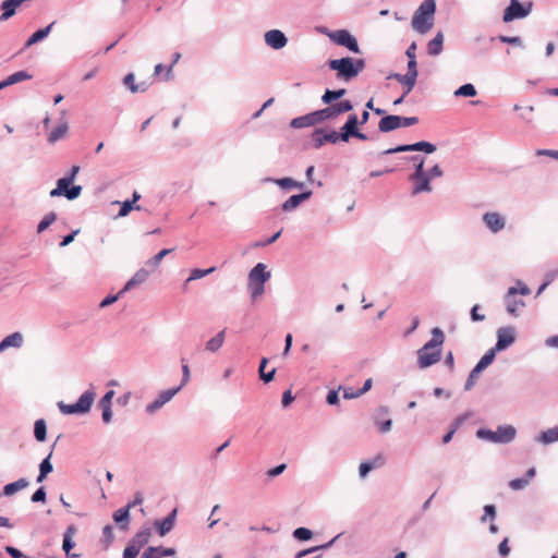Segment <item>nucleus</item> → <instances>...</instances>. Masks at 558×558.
Wrapping results in <instances>:
<instances>
[{"instance_id": "1", "label": "nucleus", "mask_w": 558, "mask_h": 558, "mask_svg": "<svg viewBox=\"0 0 558 558\" xmlns=\"http://www.w3.org/2000/svg\"><path fill=\"white\" fill-rule=\"evenodd\" d=\"M444 341L442 330L434 328L432 339L417 351V363L421 368L429 367L440 360Z\"/></svg>"}, {"instance_id": "2", "label": "nucleus", "mask_w": 558, "mask_h": 558, "mask_svg": "<svg viewBox=\"0 0 558 558\" xmlns=\"http://www.w3.org/2000/svg\"><path fill=\"white\" fill-rule=\"evenodd\" d=\"M435 11V0H424L413 15V29L420 34H426L429 32L434 25Z\"/></svg>"}, {"instance_id": "3", "label": "nucleus", "mask_w": 558, "mask_h": 558, "mask_svg": "<svg viewBox=\"0 0 558 558\" xmlns=\"http://www.w3.org/2000/svg\"><path fill=\"white\" fill-rule=\"evenodd\" d=\"M329 68L337 72V77L344 81L359 75L365 68V61L363 59L342 58L329 61Z\"/></svg>"}, {"instance_id": "4", "label": "nucleus", "mask_w": 558, "mask_h": 558, "mask_svg": "<svg viewBox=\"0 0 558 558\" xmlns=\"http://www.w3.org/2000/svg\"><path fill=\"white\" fill-rule=\"evenodd\" d=\"M478 438L486 439L492 442L507 444L515 436V429L511 425L499 426L497 430L481 428L476 433Z\"/></svg>"}, {"instance_id": "5", "label": "nucleus", "mask_w": 558, "mask_h": 558, "mask_svg": "<svg viewBox=\"0 0 558 558\" xmlns=\"http://www.w3.org/2000/svg\"><path fill=\"white\" fill-rule=\"evenodd\" d=\"M151 537L149 527L141 529L129 542L123 550V558H136L141 549L147 545Z\"/></svg>"}, {"instance_id": "6", "label": "nucleus", "mask_w": 558, "mask_h": 558, "mask_svg": "<svg viewBox=\"0 0 558 558\" xmlns=\"http://www.w3.org/2000/svg\"><path fill=\"white\" fill-rule=\"evenodd\" d=\"M95 393L92 391H85L76 403L65 404L63 402H59V410L63 414H83L89 411L93 402H94Z\"/></svg>"}, {"instance_id": "7", "label": "nucleus", "mask_w": 558, "mask_h": 558, "mask_svg": "<svg viewBox=\"0 0 558 558\" xmlns=\"http://www.w3.org/2000/svg\"><path fill=\"white\" fill-rule=\"evenodd\" d=\"M530 289L522 282H518V287L509 288L506 295L507 311L513 316H518L519 311L524 306V302L517 299L518 294L527 295Z\"/></svg>"}, {"instance_id": "8", "label": "nucleus", "mask_w": 558, "mask_h": 558, "mask_svg": "<svg viewBox=\"0 0 558 558\" xmlns=\"http://www.w3.org/2000/svg\"><path fill=\"white\" fill-rule=\"evenodd\" d=\"M270 274L266 271V266L258 263L248 275V283L253 295L256 296L264 291V283L269 279Z\"/></svg>"}, {"instance_id": "9", "label": "nucleus", "mask_w": 558, "mask_h": 558, "mask_svg": "<svg viewBox=\"0 0 558 558\" xmlns=\"http://www.w3.org/2000/svg\"><path fill=\"white\" fill-rule=\"evenodd\" d=\"M71 179L61 178L57 181V187L50 191L51 197L64 195L68 199H75L80 196L82 187L80 185L69 187Z\"/></svg>"}, {"instance_id": "10", "label": "nucleus", "mask_w": 558, "mask_h": 558, "mask_svg": "<svg viewBox=\"0 0 558 558\" xmlns=\"http://www.w3.org/2000/svg\"><path fill=\"white\" fill-rule=\"evenodd\" d=\"M330 38L337 45L344 46L352 52H360L356 39L348 31H337L330 35Z\"/></svg>"}, {"instance_id": "11", "label": "nucleus", "mask_w": 558, "mask_h": 558, "mask_svg": "<svg viewBox=\"0 0 558 558\" xmlns=\"http://www.w3.org/2000/svg\"><path fill=\"white\" fill-rule=\"evenodd\" d=\"M414 150L432 154L436 150V146L432 143L422 141V142H417L415 144L401 145L396 148H389V149L385 150L384 154L389 155V154H396V153H402V151H414Z\"/></svg>"}, {"instance_id": "12", "label": "nucleus", "mask_w": 558, "mask_h": 558, "mask_svg": "<svg viewBox=\"0 0 558 558\" xmlns=\"http://www.w3.org/2000/svg\"><path fill=\"white\" fill-rule=\"evenodd\" d=\"M338 141H341V134L336 131L316 130L313 133V142L316 148L322 147L325 143L336 144Z\"/></svg>"}, {"instance_id": "13", "label": "nucleus", "mask_w": 558, "mask_h": 558, "mask_svg": "<svg viewBox=\"0 0 558 558\" xmlns=\"http://www.w3.org/2000/svg\"><path fill=\"white\" fill-rule=\"evenodd\" d=\"M498 339L494 347L495 350L501 351L511 345L515 340L514 330L511 327L499 328L497 332Z\"/></svg>"}, {"instance_id": "14", "label": "nucleus", "mask_w": 558, "mask_h": 558, "mask_svg": "<svg viewBox=\"0 0 558 558\" xmlns=\"http://www.w3.org/2000/svg\"><path fill=\"white\" fill-rule=\"evenodd\" d=\"M527 11L522 7L519 0H511L509 7L505 10L502 20L508 23L514 19H522L527 15Z\"/></svg>"}, {"instance_id": "15", "label": "nucleus", "mask_w": 558, "mask_h": 558, "mask_svg": "<svg viewBox=\"0 0 558 558\" xmlns=\"http://www.w3.org/2000/svg\"><path fill=\"white\" fill-rule=\"evenodd\" d=\"M483 221L485 222L486 227L494 233L502 230L506 225L504 217L495 211L484 214Z\"/></svg>"}, {"instance_id": "16", "label": "nucleus", "mask_w": 558, "mask_h": 558, "mask_svg": "<svg viewBox=\"0 0 558 558\" xmlns=\"http://www.w3.org/2000/svg\"><path fill=\"white\" fill-rule=\"evenodd\" d=\"M265 41L271 48L280 49L287 45V37L281 31L271 29L265 34Z\"/></svg>"}, {"instance_id": "17", "label": "nucleus", "mask_w": 558, "mask_h": 558, "mask_svg": "<svg viewBox=\"0 0 558 558\" xmlns=\"http://www.w3.org/2000/svg\"><path fill=\"white\" fill-rule=\"evenodd\" d=\"M174 554L175 549L173 548H165L162 546H149L143 551L141 558H162L173 556Z\"/></svg>"}, {"instance_id": "18", "label": "nucleus", "mask_w": 558, "mask_h": 558, "mask_svg": "<svg viewBox=\"0 0 558 558\" xmlns=\"http://www.w3.org/2000/svg\"><path fill=\"white\" fill-rule=\"evenodd\" d=\"M175 517H177V510L174 509L163 520H161V521L157 520L154 522V525L158 529L160 536H165L167 533H169L174 527Z\"/></svg>"}, {"instance_id": "19", "label": "nucleus", "mask_w": 558, "mask_h": 558, "mask_svg": "<svg viewBox=\"0 0 558 558\" xmlns=\"http://www.w3.org/2000/svg\"><path fill=\"white\" fill-rule=\"evenodd\" d=\"M132 508V505H126L124 508H120L113 513V521L119 524V527L122 531H125L129 529L130 524V509Z\"/></svg>"}, {"instance_id": "20", "label": "nucleus", "mask_w": 558, "mask_h": 558, "mask_svg": "<svg viewBox=\"0 0 558 558\" xmlns=\"http://www.w3.org/2000/svg\"><path fill=\"white\" fill-rule=\"evenodd\" d=\"M357 123H359V120H357L356 114L349 116L348 121L341 129L342 132L340 134H341L342 142H348L349 138L356 133Z\"/></svg>"}, {"instance_id": "21", "label": "nucleus", "mask_w": 558, "mask_h": 558, "mask_svg": "<svg viewBox=\"0 0 558 558\" xmlns=\"http://www.w3.org/2000/svg\"><path fill=\"white\" fill-rule=\"evenodd\" d=\"M312 195L311 191L292 195L290 196L283 204H282V210L284 211H291L295 209L302 202L308 199Z\"/></svg>"}, {"instance_id": "22", "label": "nucleus", "mask_w": 558, "mask_h": 558, "mask_svg": "<svg viewBox=\"0 0 558 558\" xmlns=\"http://www.w3.org/2000/svg\"><path fill=\"white\" fill-rule=\"evenodd\" d=\"M410 180L414 183L412 194L416 195L422 192H430V180L427 174L421 175L420 178H410Z\"/></svg>"}, {"instance_id": "23", "label": "nucleus", "mask_w": 558, "mask_h": 558, "mask_svg": "<svg viewBox=\"0 0 558 558\" xmlns=\"http://www.w3.org/2000/svg\"><path fill=\"white\" fill-rule=\"evenodd\" d=\"M26 0H5L1 4L3 13L0 16V21H7L14 15L16 9Z\"/></svg>"}, {"instance_id": "24", "label": "nucleus", "mask_w": 558, "mask_h": 558, "mask_svg": "<svg viewBox=\"0 0 558 558\" xmlns=\"http://www.w3.org/2000/svg\"><path fill=\"white\" fill-rule=\"evenodd\" d=\"M400 121H401V117H399V116L384 117L378 123V129L385 133L390 132L392 130L400 128Z\"/></svg>"}, {"instance_id": "25", "label": "nucleus", "mask_w": 558, "mask_h": 558, "mask_svg": "<svg viewBox=\"0 0 558 558\" xmlns=\"http://www.w3.org/2000/svg\"><path fill=\"white\" fill-rule=\"evenodd\" d=\"M148 271L146 269H140L135 272V275L125 283L124 288L120 291V293H124L132 288L145 282L148 278Z\"/></svg>"}, {"instance_id": "26", "label": "nucleus", "mask_w": 558, "mask_h": 558, "mask_svg": "<svg viewBox=\"0 0 558 558\" xmlns=\"http://www.w3.org/2000/svg\"><path fill=\"white\" fill-rule=\"evenodd\" d=\"M536 471L535 468H531L527 470L524 478H514L509 482V487L513 490H521L525 488L530 481L535 476Z\"/></svg>"}, {"instance_id": "27", "label": "nucleus", "mask_w": 558, "mask_h": 558, "mask_svg": "<svg viewBox=\"0 0 558 558\" xmlns=\"http://www.w3.org/2000/svg\"><path fill=\"white\" fill-rule=\"evenodd\" d=\"M33 77L32 74H29L26 71H19L11 75H9L4 81L0 82L1 88H4L10 85H14L16 83L31 80Z\"/></svg>"}, {"instance_id": "28", "label": "nucleus", "mask_w": 558, "mask_h": 558, "mask_svg": "<svg viewBox=\"0 0 558 558\" xmlns=\"http://www.w3.org/2000/svg\"><path fill=\"white\" fill-rule=\"evenodd\" d=\"M23 343V336L20 332H13L12 335L5 337L0 342V352L4 351L10 347L20 348Z\"/></svg>"}, {"instance_id": "29", "label": "nucleus", "mask_w": 558, "mask_h": 558, "mask_svg": "<svg viewBox=\"0 0 558 558\" xmlns=\"http://www.w3.org/2000/svg\"><path fill=\"white\" fill-rule=\"evenodd\" d=\"M123 83L132 93L146 92L149 86L146 82L135 84V76L132 73L124 77Z\"/></svg>"}, {"instance_id": "30", "label": "nucleus", "mask_w": 558, "mask_h": 558, "mask_svg": "<svg viewBox=\"0 0 558 558\" xmlns=\"http://www.w3.org/2000/svg\"><path fill=\"white\" fill-rule=\"evenodd\" d=\"M315 119L316 118L314 116V112H312L306 116L293 119L291 121V126L294 129H302V128L315 125V124H317Z\"/></svg>"}, {"instance_id": "31", "label": "nucleus", "mask_w": 558, "mask_h": 558, "mask_svg": "<svg viewBox=\"0 0 558 558\" xmlns=\"http://www.w3.org/2000/svg\"><path fill=\"white\" fill-rule=\"evenodd\" d=\"M54 25V22L50 23L47 27L36 31L25 43V47H31L34 44L43 40L48 36L50 33L52 26Z\"/></svg>"}, {"instance_id": "32", "label": "nucleus", "mask_w": 558, "mask_h": 558, "mask_svg": "<svg viewBox=\"0 0 558 558\" xmlns=\"http://www.w3.org/2000/svg\"><path fill=\"white\" fill-rule=\"evenodd\" d=\"M497 350L492 348L488 350L480 360V362L475 365V373H482L488 365H490L496 355Z\"/></svg>"}, {"instance_id": "33", "label": "nucleus", "mask_w": 558, "mask_h": 558, "mask_svg": "<svg viewBox=\"0 0 558 558\" xmlns=\"http://www.w3.org/2000/svg\"><path fill=\"white\" fill-rule=\"evenodd\" d=\"M442 43H444V36L441 33H438L435 38H433L429 43H428V47H427V50H428V53L432 54V56H437L441 52L442 50Z\"/></svg>"}, {"instance_id": "34", "label": "nucleus", "mask_w": 558, "mask_h": 558, "mask_svg": "<svg viewBox=\"0 0 558 558\" xmlns=\"http://www.w3.org/2000/svg\"><path fill=\"white\" fill-rule=\"evenodd\" d=\"M27 486H28V482L25 478H20L16 482L7 484L3 487V494L7 495V496H11V495L15 494L16 492H19V490H21V489H23V488H25Z\"/></svg>"}, {"instance_id": "35", "label": "nucleus", "mask_w": 558, "mask_h": 558, "mask_svg": "<svg viewBox=\"0 0 558 558\" xmlns=\"http://www.w3.org/2000/svg\"><path fill=\"white\" fill-rule=\"evenodd\" d=\"M225 341V330L217 333L214 338L207 341L206 343V350L210 352H216L221 348Z\"/></svg>"}, {"instance_id": "36", "label": "nucleus", "mask_w": 558, "mask_h": 558, "mask_svg": "<svg viewBox=\"0 0 558 558\" xmlns=\"http://www.w3.org/2000/svg\"><path fill=\"white\" fill-rule=\"evenodd\" d=\"M68 133V124L61 123L60 125L56 126L48 135L49 143H56L60 138L64 137Z\"/></svg>"}, {"instance_id": "37", "label": "nucleus", "mask_w": 558, "mask_h": 558, "mask_svg": "<svg viewBox=\"0 0 558 558\" xmlns=\"http://www.w3.org/2000/svg\"><path fill=\"white\" fill-rule=\"evenodd\" d=\"M46 434H47V425H46L45 420H43V418L37 420L35 422V426H34L35 438L40 442L45 441Z\"/></svg>"}, {"instance_id": "38", "label": "nucleus", "mask_w": 558, "mask_h": 558, "mask_svg": "<svg viewBox=\"0 0 558 558\" xmlns=\"http://www.w3.org/2000/svg\"><path fill=\"white\" fill-rule=\"evenodd\" d=\"M392 77L405 86L404 94H409L413 89V87L415 86V83H416V78H414V77L407 78V77H410V74H408V73L404 75L393 74Z\"/></svg>"}, {"instance_id": "39", "label": "nucleus", "mask_w": 558, "mask_h": 558, "mask_svg": "<svg viewBox=\"0 0 558 558\" xmlns=\"http://www.w3.org/2000/svg\"><path fill=\"white\" fill-rule=\"evenodd\" d=\"M74 533H75L74 526H69L64 533L62 548L68 556L70 555V550L74 547V543L72 541V536Z\"/></svg>"}, {"instance_id": "40", "label": "nucleus", "mask_w": 558, "mask_h": 558, "mask_svg": "<svg viewBox=\"0 0 558 558\" xmlns=\"http://www.w3.org/2000/svg\"><path fill=\"white\" fill-rule=\"evenodd\" d=\"M316 123H320L326 120H332L336 118L331 107L324 108L322 110L314 111Z\"/></svg>"}, {"instance_id": "41", "label": "nucleus", "mask_w": 558, "mask_h": 558, "mask_svg": "<svg viewBox=\"0 0 558 558\" xmlns=\"http://www.w3.org/2000/svg\"><path fill=\"white\" fill-rule=\"evenodd\" d=\"M539 440L543 444H550L558 440V427L549 428L543 432L539 436Z\"/></svg>"}, {"instance_id": "42", "label": "nucleus", "mask_w": 558, "mask_h": 558, "mask_svg": "<svg viewBox=\"0 0 558 558\" xmlns=\"http://www.w3.org/2000/svg\"><path fill=\"white\" fill-rule=\"evenodd\" d=\"M50 457L49 456L43 460V462L39 465V475L37 477V482H41L51 471H52V464L50 463Z\"/></svg>"}, {"instance_id": "43", "label": "nucleus", "mask_w": 558, "mask_h": 558, "mask_svg": "<svg viewBox=\"0 0 558 558\" xmlns=\"http://www.w3.org/2000/svg\"><path fill=\"white\" fill-rule=\"evenodd\" d=\"M267 363H268V359L267 357H263L262 361H260L259 369H258L260 379L264 380L265 383L271 381L274 379V376H275V373H276L275 368H272L268 373H264V369H265Z\"/></svg>"}, {"instance_id": "44", "label": "nucleus", "mask_w": 558, "mask_h": 558, "mask_svg": "<svg viewBox=\"0 0 558 558\" xmlns=\"http://www.w3.org/2000/svg\"><path fill=\"white\" fill-rule=\"evenodd\" d=\"M454 95L461 97H474L476 95V89L472 84H464L454 92Z\"/></svg>"}, {"instance_id": "45", "label": "nucleus", "mask_w": 558, "mask_h": 558, "mask_svg": "<svg viewBox=\"0 0 558 558\" xmlns=\"http://www.w3.org/2000/svg\"><path fill=\"white\" fill-rule=\"evenodd\" d=\"M57 220V214L56 213H49L47 214L43 220L39 222L37 227V232L41 233L45 231L50 225H52Z\"/></svg>"}, {"instance_id": "46", "label": "nucleus", "mask_w": 558, "mask_h": 558, "mask_svg": "<svg viewBox=\"0 0 558 558\" xmlns=\"http://www.w3.org/2000/svg\"><path fill=\"white\" fill-rule=\"evenodd\" d=\"M345 93V89L329 90L327 89L323 95L322 99L325 104H330L332 100L339 99Z\"/></svg>"}, {"instance_id": "47", "label": "nucleus", "mask_w": 558, "mask_h": 558, "mask_svg": "<svg viewBox=\"0 0 558 558\" xmlns=\"http://www.w3.org/2000/svg\"><path fill=\"white\" fill-rule=\"evenodd\" d=\"M216 270L215 267H210L208 269H193L190 274V277L187 278L186 282H190L192 280L201 279Z\"/></svg>"}, {"instance_id": "48", "label": "nucleus", "mask_w": 558, "mask_h": 558, "mask_svg": "<svg viewBox=\"0 0 558 558\" xmlns=\"http://www.w3.org/2000/svg\"><path fill=\"white\" fill-rule=\"evenodd\" d=\"M276 183L282 187V189H290V187H303V183H300L291 178H282L276 180Z\"/></svg>"}, {"instance_id": "49", "label": "nucleus", "mask_w": 558, "mask_h": 558, "mask_svg": "<svg viewBox=\"0 0 558 558\" xmlns=\"http://www.w3.org/2000/svg\"><path fill=\"white\" fill-rule=\"evenodd\" d=\"M312 531L306 527H298L293 532V536L299 541H308L312 538Z\"/></svg>"}, {"instance_id": "50", "label": "nucleus", "mask_w": 558, "mask_h": 558, "mask_svg": "<svg viewBox=\"0 0 558 558\" xmlns=\"http://www.w3.org/2000/svg\"><path fill=\"white\" fill-rule=\"evenodd\" d=\"M412 160L416 162L415 165V172L410 178H420L421 175L426 174L427 172L424 171V159H420L418 157H412Z\"/></svg>"}, {"instance_id": "51", "label": "nucleus", "mask_w": 558, "mask_h": 558, "mask_svg": "<svg viewBox=\"0 0 558 558\" xmlns=\"http://www.w3.org/2000/svg\"><path fill=\"white\" fill-rule=\"evenodd\" d=\"M180 389H181V386L173 388V389L163 390L158 397L166 404L178 393V391Z\"/></svg>"}, {"instance_id": "52", "label": "nucleus", "mask_w": 558, "mask_h": 558, "mask_svg": "<svg viewBox=\"0 0 558 558\" xmlns=\"http://www.w3.org/2000/svg\"><path fill=\"white\" fill-rule=\"evenodd\" d=\"M173 250L172 248H165L161 250L158 254H156L148 263L153 265L154 267H157L162 258L170 254Z\"/></svg>"}, {"instance_id": "53", "label": "nucleus", "mask_w": 558, "mask_h": 558, "mask_svg": "<svg viewBox=\"0 0 558 558\" xmlns=\"http://www.w3.org/2000/svg\"><path fill=\"white\" fill-rule=\"evenodd\" d=\"M416 66H417L416 59L409 60V62H408V74H410L409 78L417 77Z\"/></svg>"}, {"instance_id": "54", "label": "nucleus", "mask_w": 558, "mask_h": 558, "mask_svg": "<svg viewBox=\"0 0 558 558\" xmlns=\"http://www.w3.org/2000/svg\"><path fill=\"white\" fill-rule=\"evenodd\" d=\"M46 500V490L44 487L38 488L32 496L33 502H39Z\"/></svg>"}, {"instance_id": "55", "label": "nucleus", "mask_w": 558, "mask_h": 558, "mask_svg": "<svg viewBox=\"0 0 558 558\" xmlns=\"http://www.w3.org/2000/svg\"><path fill=\"white\" fill-rule=\"evenodd\" d=\"M418 123L417 117H401L400 128H407Z\"/></svg>"}, {"instance_id": "56", "label": "nucleus", "mask_w": 558, "mask_h": 558, "mask_svg": "<svg viewBox=\"0 0 558 558\" xmlns=\"http://www.w3.org/2000/svg\"><path fill=\"white\" fill-rule=\"evenodd\" d=\"M133 209V202L131 201H125L122 203V206L120 208V211H119V216L120 217H124L126 216L131 210Z\"/></svg>"}, {"instance_id": "57", "label": "nucleus", "mask_w": 558, "mask_h": 558, "mask_svg": "<svg viewBox=\"0 0 558 558\" xmlns=\"http://www.w3.org/2000/svg\"><path fill=\"white\" fill-rule=\"evenodd\" d=\"M480 374L481 373H475V367L472 369V372L470 373V376L465 383V390H470L473 387V385L475 384V380L477 379Z\"/></svg>"}, {"instance_id": "58", "label": "nucleus", "mask_w": 558, "mask_h": 558, "mask_svg": "<svg viewBox=\"0 0 558 558\" xmlns=\"http://www.w3.org/2000/svg\"><path fill=\"white\" fill-rule=\"evenodd\" d=\"M375 468V464H371L369 462H363L360 464V475L361 477H365L369 471Z\"/></svg>"}, {"instance_id": "59", "label": "nucleus", "mask_w": 558, "mask_h": 558, "mask_svg": "<svg viewBox=\"0 0 558 558\" xmlns=\"http://www.w3.org/2000/svg\"><path fill=\"white\" fill-rule=\"evenodd\" d=\"M499 555L502 557H507L510 553V547L508 546V538H505L498 546Z\"/></svg>"}, {"instance_id": "60", "label": "nucleus", "mask_w": 558, "mask_h": 558, "mask_svg": "<svg viewBox=\"0 0 558 558\" xmlns=\"http://www.w3.org/2000/svg\"><path fill=\"white\" fill-rule=\"evenodd\" d=\"M375 423L381 433H386V432L390 430L391 424H392L391 420H386L384 422H379L378 418H376Z\"/></svg>"}, {"instance_id": "61", "label": "nucleus", "mask_w": 558, "mask_h": 558, "mask_svg": "<svg viewBox=\"0 0 558 558\" xmlns=\"http://www.w3.org/2000/svg\"><path fill=\"white\" fill-rule=\"evenodd\" d=\"M442 170L439 165H435L426 174L429 177V180L434 178H439L442 175Z\"/></svg>"}, {"instance_id": "62", "label": "nucleus", "mask_w": 558, "mask_h": 558, "mask_svg": "<svg viewBox=\"0 0 558 558\" xmlns=\"http://www.w3.org/2000/svg\"><path fill=\"white\" fill-rule=\"evenodd\" d=\"M294 400V397L292 396V392L291 390H286L282 395V400H281V403L282 405L286 408L288 405H290Z\"/></svg>"}, {"instance_id": "63", "label": "nucleus", "mask_w": 558, "mask_h": 558, "mask_svg": "<svg viewBox=\"0 0 558 558\" xmlns=\"http://www.w3.org/2000/svg\"><path fill=\"white\" fill-rule=\"evenodd\" d=\"M536 155L537 156H548V157H551L554 159H557L558 160V150H551V149H538L536 151Z\"/></svg>"}, {"instance_id": "64", "label": "nucleus", "mask_w": 558, "mask_h": 558, "mask_svg": "<svg viewBox=\"0 0 558 558\" xmlns=\"http://www.w3.org/2000/svg\"><path fill=\"white\" fill-rule=\"evenodd\" d=\"M286 468H287V465L284 463L280 464V465H278V466H276L274 469L268 470L267 471V475L269 477H275V476L281 474L286 470Z\"/></svg>"}]
</instances>
